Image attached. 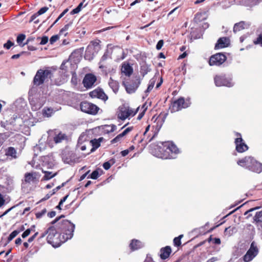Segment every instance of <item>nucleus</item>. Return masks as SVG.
<instances>
[{"label": "nucleus", "instance_id": "obj_25", "mask_svg": "<svg viewBox=\"0 0 262 262\" xmlns=\"http://www.w3.org/2000/svg\"><path fill=\"white\" fill-rule=\"evenodd\" d=\"M16 154V150L12 147H9L6 151V155L8 157H11L13 159L17 158Z\"/></svg>", "mask_w": 262, "mask_h": 262}, {"label": "nucleus", "instance_id": "obj_61", "mask_svg": "<svg viewBox=\"0 0 262 262\" xmlns=\"http://www.w3.org/2000/svg\"><path fill=\"white\" fill-rule=\"evenodd\" d=\"M128 153H129V150H128V149L123 150L121 152V155L123 157L126 156L127 155H128Z\"/></svg>", "mask_w": 262, "mask_h": 262}, {"label": "nucleus", "instance_id": "obj_57", "mask_svg": "<svg viewBox=\"0 0 262 262\" xmlns=\"http://www.w3.org/2000/svg\"><path fill=\"white\" fill-rule=\"evenodd\" d=\"M62 160H63V162L66 163L70 164L71 162H72V161L71 159H69L67 158H66L65 156L63 157Z\"/></svg>", "mask_w": 262, "mask_h": 262}, {"label": "nucleus", "instance_id": "obj_2", "mask_svg": "<svg viewBox=\"0 0 262 262\" xmlns=\"http://www.w3.org/2000/svg\"><path fill=\"white\" fill-rule=\"evenodd\" d=\"M151 153L159 158L171 159L176 158L180 150L173 142L167 141L158 144L152 149Z\"/></svg>", "mask_w": 262, "mask_h": 262}, {"label": "nucleus", "instance_id": "obj_4", "mask_svg": "<svg viewBox=\"0 0 262 262\" xmlns=\"http://www.w3.org/2000/svg\"><path fill=\"white\" fill-rule=\"evenodd\" d=\"M214 83L217 86H225L232 87L234 85L232 76L229 74H221L216 75L214 78Z\"/></svg>", "mask_w": 262, "mask_h": 262}, {"label": "nucleus", "instance_id": "obj_52", "mask_svg": "<svg viewBox=\"0 0 262 262\" xmlns=\"http://www.w3.org/2000/svg\"><path fill=\"white\" fill-rule=\"evenodd\" d=\"M48 41V37L47 36H43L41 38V41L40 44L41 45H44L46 44Z\"/></svg>", "mask_w": 262, "mask_h": 262}, {"label": "nucleus", "instance_id": "obj_5", "mask_svg": "<svg viewBox=\"0 0 262 262\" xmlns=\"http://www.w3.org/2000/svg\"><path fill=\"white\" fill-rule=\"evenodd\" d=\"M52 74L51 70L49 69H39L38 70L33 79V84L36 86H39L43 84L48 78H51Z\"/></svg>", "mask_w": 262, "mask_h": 262}, {"label": "nucleus", "instance_id": "obj_60", "mask_svg": "<svg viewBox=\"0 0 262 262\" xmlns=\"http://www.w3.org/2000/svg\"><path fill=\"white\" fill-rule=\"evenodd\" d=\"M213 243L215 244H220L221 240L219 238H214L213 239Z\"/></svg>", "mask_w": 262, "mask_h": 262}, {"label": "nucleus", "instance_id": "obj_29", "mask_svg": "<svg viewBox=\"0 0 262 262\" xmlns=\"http://www.w3.org/2000/svg\"><path fill=\"white\" fill-rule=\"evenodd\" d=\"M89 144H91L93 147L91 149L90 152H89L88 154L94 151L100 145V142L96 139L91 140Z\"/></svg>", "mask_w": 262, "mask_h": 262}, {"label": "nucleus", "instance_id": "obj_23", "mask_svg": "<svg viewBox=\"0 0 262 262\" xmlns=\"http://www.w3.org/2000/svg\"><path fill=\"white\" fill-rule=\"evenodd\" d=\"M121 71L123 73L128 76H129L133 73V69L128 64H123Z\"/></svg>", "mask_w": 262, "mask_h": 262}, {"label": "nucleus", "instance_id": "obj_48", "mask_svg": "<svg viewBox=\"0 0 262 262\" xmlns=\"http://www.w3.org/2000/svg\"><path fill=\"white\" fill-rule=\"evenodd\" d=\"M59 36L58 35H55L52 36L50 39V42L51 44H53L56 42L59 39Z\"/></svg>", "mask_w": 262, "mask_h": 262}, {"label": "nucleus", "instance_id": "obj_13", "mask_svg": "<svg viewBox=\"0 0 262 262\" xmlns=\"http://www.w3.org/2000/svg\"><path fill=\"white\" fill-rule=\"evenodd\" d=\"M90 96L92 98H97L102 100L106 101L108 97L101 89H96L90 93Z\"/></svg>", "mask_w": 262, "mask_h": 262}, {"label": "nucleus", "instance_id": "obj_64", "mask_svg": "<svg viewBox=\"0 0 262 262\" xmlns=\"http://www.w3.org/2000/svg\"><path fill=\"white\" fill-rule=\"evenodd\" d=\"M143 262H155L153 259L149 256H147Z\"/></svg>", "mask_w": 262, "mask_h": 262}, {"label": "nucleus", "instance_id": "obj_18", "mask_svg": "<svg viewBox=\"0 0 262 262\" xmlns=\"http://www.w3.org/2000/svg\"><path fill=\"white\" fill-rule=\"evenodd\" d=\"M37 174L35 172H29L25 174V181L27 183H33L36 181Z\"/></svg>", "mask_w": 262, "mask_h": 262}, {"label": "nucleus", "instance_id": "obj_43", "mask_svg": "<svg viewBox=\"0 0 262 262\" xmlns=\"http://www.w3.org/2000/svg\"><path fill=\"white\" fill-rule=\"evenodd\" d=\"M68 9H65L59 15V16L57 17V18L55 20V21L54 22V23L52 24V25L51 26V27L54 25L56 23H57L58 22V21L61 18H62L65 14L66 13H67L68 11Z\"/></svg>", "mask_w": 262, "mask_h": 262}, {"label": "nucleus", "instance_id": "obj_38", "mask_svg": "<svg viewBox=\"0 0 262 262\" xmlns=\"http://www.w3.org/2000/svg\"><path fill=\"white\" fill-rule=\"evenodd\" d=\"M105 130L107 133H112L115 131L117 129L116 125L114 124L107 125L105 126Z\"/></svg>", "mask_w": 262, "mask_h": 262}, {"label": "nucleus", "instance_id": "obj_31", "mask_svg": "<svg viewBox=\"0 0 262 262\" xmlns=\"http://www.w3.org/2000/svg\"><path fill=\"white\" fill-rule=\"evenodd\" d=\"M53 110L51 108H45L42 110V115L45 117H50L53 114Z\"/></svg>", "mask_w": 262, "mask_h": 262}, {"label": "nucleus", "instance_id": "obj_17", "mask_svg": "<svg viewBox=\"0 0 262 262\" xmlns=\"http://www.w3.org/2000/svg\"><path fill=\"white\" fill-rule=\"evenodd\" d=\"M133 129V127H129L126 128L122 133L120 134L118 136H117L115 138H114L112 141V143H115L118 142H120L122 138L125 136L127 133L130 132Z\"/></svg>", "mask_w": 262, "mask_h": 262}, {"label": "nucleus", "instance_id": "obj_6", "mask_svg": "<svg viewBox=\"0 0 262 262\" xmlns=\"http://www.w3.org/2000/svg\"><path fill=\"white\" fill-rule=\"evenodd\" d=\"M190 104L191 102L189 98L185 100L184 98L180 97L171 103L169 107V110L171 113H174L182 108L189 107Z\"/></svg>", "mask_w": 262, "mask_h": 262}, {"label": "nucleus", "instance_id": "obj_19", "mask_svg": "<svg viewBox=\"0 0 262 262\" xmlns=\"http://www.w3.org/2000/svg\"><path fill=\"white\" fill-rule=\"evenodd\" d=\"M171 252L170 247L166 246L160 250V257L163 259H165L168 258Z\"/></svg>", "mask_w": 262, "mask_h": 262}, {"label": "nucleus", "instance_id": "obj_39", "mask_svg": "<svg viewBox=\"0 0 262 262\" xmlns=\"http://www.w3.org/2000/svg\"><path fill=\"white\" fill-rule=\"evenodd\" d=\"M72 25V22H70V23L66 25L60 30L59 32V34H64V36H66L67 33H65L69 28L70 26H71Z\"/></svg>", "mask_w": 262, "mask_h": 262}, {"label": "nucleus", "instance_id": "obj_50", "mask_svg": "<svg viewBox=\"0 0 262 262\" xmlns=\"http://www.w3.org/2000/svg\"><path fill=\"white\" fill-rule=\"evenodd\" d=\"M13 45L14 43L9 40L4 45V47L7 49H9Z\"/></svg>", "mask_w": 262, "mask_h": 262}, {"label": "nucleus", "instance_id": "obj_12", "mask_svg": "<svg viewBox=\"0 0 262 262\" xmlns=\"http://www.w3.org/2000/svg\"><path fill=\"white\" fill-rule=\"evenodd\" d=\"M96 79V77L94 75L90 73L86 74L82 81L84 86L87 89L92 88Z\"/></svg>", "mask_w": 262, "mask_h": 262}, {"label": "nucleus", "instance_id": "obj_49", "mask_svg": "<svg viewBox=\"0 0 262 262\" xmlns=\"http://www.w3.org/2000/svg\"><path fill=\"white\" fill-rule=\"evenodd\" d=\"M48 9L49 8L48 7H44L39 9V10L37 13L39 15H40L46 13Z\"/></svg>", "mask_w": 262, "mask_h": 262}, {"label": "nucleus", "instance_id": "obj_55", "mask_svg": "<svg viewBox=\"0 0 262 262\" xmlns=\"http://www.w3.org/2000/svg\"><path fill=\"white\" fill-rule=\"evenodd\" d=\"M68 62V61H63L62 62L61 65L60 66V69H61L62 70L67 71V67L66 66V64Z\"/></svg>", "mask_w": 262, "mask_h": 262}, {"label": "nucleus", "instance_id": "obj_8", "mask_svg": "<svg viewBox=\"0 0 262 262\" xmlns=\"http://www.w3.org/2000/svg\"><path fill=\"white\" fill-rule=\"evenodd\" d=\"M258 253V249L256 243L253 241L251 243L249 249L243 257V260L246 262L251 261Z\"/></svg>", "mask_w": 262, "mask_h": 262}, {"label": "nucleus", "instance_id": "obj_51", "mask_svg": "<svg viewBox=\"0 0 262 262\" xmlns=\"http://www.w3.org/2000/svg\"><path fill=\"white\" fill-rule=\"evenodd\" d=\"M163 44H164V41L163 40H160L157 45H156V49L158 50H160L162 46H163Z\"/></svg>", "mask_w": 262, "mask_h": 262}, {"label": "nucleus", "instance_id": "obj_58", "mask_svg": "<svg viewBox=\"0 0 262 262\" xmlns=\"http://www.w3.org/2000/svg\"><path fill=\"white\" fill-rule=\"evenodd\" d=\"M38 16H39V15L37 14V13H34V14H33L31 17L30 22L34 21L36 18V17H38Z\"/></svg>", "mask_w": 262, "mask_h": 262}, {"label": "nucleus", "instance_id": "obj_41", "mask_svg": "<svg viewBox=\"0 0 262 262\" xmlns=\"http://www.w3.org/2000/svg\"><path fill=\"white\" fill-rule=\"evenodd\" d=\"M255 45H259L262 47V33H260L257 38L253 41Z\"/></svg>", "mask_w": 262, "mask_h": 262}, {"label": "nucleus", "instance_id": "obj_26", "mask_svg": "<svg viewBox=\"0 0 262 262\" xmlns=\"http://www.w3.org/2000/svg\"><path fill=\"white\" fill-rule=\"evenodd\" d=\"M86 136L84 135H81L79 137L78 140V146L80 148V149L84 151L86 149V145H82V142L85 140L86 139Z\"/></svg>", "mask_w": 262, "mask_h": 262}, {"label": "nucleus", "instance_id": "obj_15", "mask_svg": "<svg viewBox=\"0 0 262 262\" xmlns=\"http://www.w3.org/2000/svg\"><path fill=\"white\" fill-rule=\"evenodd\" d=\"M144 246V243L138 239H133L131 241L129 247L132 251L137 250Z\"/></svg>", "mask_w": 262, "mask_h": 262}, {"label": "nucleus", "instance_id": "obj_32", "mask_svg": "<svg viewBox=\"0 0 262 262\" xmlns=\"http://www.w3.org/2000/svg\"><path fill=\"white\" fill-rule=\"evenodd\" d=\"M156 80H157V78H156V77H153L149 80L148 86L147 87V89L145 91L146 93H148L151 91V90L153 89V88L155 85Z\"/></svg>", "mask_w": 262, "mask_h": 262}, {"label": "nucleus", "instance_id": "obj_20", "mask_svg": "<svg viewBox=\"0 0 262 262\" xmlns=\"http://www.w3.org/2000/svg\"><path fill=\"white\" fill-rule=\"evenodd\" d=\"M253 220V223H255L257 227L262 228V211L256 212Z\"/></svg>", "mask_w": 262, "mask_h": 262}, {"label": "nucleus", "instance_id": "obj_7", "mask_svg": "<svg viewBox=\"0 0 262 262\" xmlns=\"http://www.w3.org/2000/svg\"><path fill=\"white\" fill-rule=\"evenodd\" d=\"M138 109L134 111V110L128 106L122 105L118 108L117 112L118 118L121 120H124L129 117H133L137 113Z\"/></svg>", "mask_w": 262, "mask_h": 262}, {"label": "nucleus", "instance_id": "obj_36", "mask_svg": "<svg viewBox=\"0 0 262 262\" xmlns=\"http://www.w3.org/2000/svg\"><path fill=\"white\" fill-rule=\"evenodd\" d=\"M115 160L113 159L110 160V161L105 162L103 164V167L105 170H108L110 168L111 165L115 163Z\"/></svg>", "mask_w": 262, "mask_h": 262}, {"label": "nucleus", "instance_id": "obj_62", "mask_svg": "<svg viewBox=\"0 0 262 262\" xmlns=\"http://www.w3.org/2000/svg\"><path fill=\"white\" fill-rule=\"evenodd\" d=\"M218 260L217 258L216 257H212L211 258L207 260V262H214Z\"/></svg>", "mask_w": 262, "mask_h": 262}, {"label": "nucleus", "instance_id": "obj_24", "mask_svg": "<svg viewBox=\"0 0 262 262\" xmlns=\"http://www.w3.org/2000/svg\"><path fill=\"white\" fill-rule=\"evenodd\" d=\"M246 27V24L244 21H241L234 25L233 27V31L234 33H236L244 29Z\"/></svg>", "mask_w": 262, "mask_h": 262}, {"label": "nucleus", "instance_id": "obj_59", "mask_svg": "<svg viewBox=\"0 0 262 262\" xmlns=\"http://www.w3.org/2000/svg\"><path fill=\"white\" fill-rule=\"evenodd\" d=\"M55 215H56V212L54 211H52L48 213V216L51 218L54 217L55 216Z\"/></svg>", "mask_w": 262, "mask_h": 262}, {"label": "nucleus", "instance_id": "obj_53", "mask_svg": "<svg viewBox=\"0 0 262 262\" xmlns=\"http://www.w3.org/2000/svg\"><path fill=\"white\" fill-rule=\"evenodd\" d=\"M81 9H80V8L77 7L76 8L74 9L73 10L71 11L70 14L71 15H73L75 14L78 13L81 11Z\"/></svg>", "mask_w": 262, "mask_h": 262}, {"label": "nucleus", "instance_id": "obj_42", "mask_svg": "<svg viewBox=\"0 0 262 262\" xmlns=\"http://www.w3.org/2000/svg\"><path fill=\"white\" fill-rule=\"evenodd\" d=\"M99 177V172L98 170H95L92 172L90 176L88 177V178H91L92 179H97Z\"/></svg>", "mask_w": 262, "mask_h": 262}, {"label": "nucleus", "instance_id": "obj_46", "mask_svg": "<svg viewBox=\"0 0 262 262\" xmlns=\"http://www.w3.org/2000/svg\"><path fill=\"white\" fill-rule=\"evenodd\" d=\"M257 208H258L257 207L251 208V209H249V210L246 211L244 213V215H247V218H249L252 215V214L251 213L252 212L256 210Z\"/></svg>", "mask_w": 262, "mask_h": 262}, {"label": "nucleus", "instance_id": "obj_10", "mask_svg": "<svg viewBox=\"0 0 262 262\" xmlns=\"http://www.w3.org/2000/svg\"><path fill=\"white\" fill-rule=\"evenodd\" d=\"M80 108L83 112L93 115L97 114L99 110V107L87 101L81 103Z\"/></svg>", "mask_w": 262, "mask_h": 262}, {"label": "nucleus", "instance_id": "obj_16", "mask_svg": "<svg viewBox=\"0 0 262 262\" xmlns=\"http://www.w3.org/2000/svg\"><path fill=\"white\" fill-rule=\"evenodd\" d=\"M230 43V40L227 37H221L215 44V49H219L227 47Z\"/></svg>", "mask_w": 262, "mask_h": 262}, {"label": "nucleus", "instance_id": "obj_54", "mask_svg": "<svg viewBox=\"0 0 262 262\" xmlns=\"http://www.w3.org/2000/svg\"><path fill=\"white\" fill-rule=\"evenodd\" d=\"M5 203V200L4 199V196L0 193V208L3 206Z\"/></svg>", "mask_w": 262, "mask_h": 262}, {"label": "nucleus", "instance_id": "obj_44", "mask_svg": "<svg viewBox=\"0 0 262 262\" xmlns=\"http://www.w3.org/2000/svg\"><path fill=\"white\" fill-rule=\"evenodd\" d=\"M26 35L24 34H20L17 37L16 41L18 44H20L25 39Z\"/></svg>", "mask_w": 262, "mask_h": 262}, {"label": "nucleus", "instance_id": "obj_21", "mask_svg": "<svg viewBox=\"0 0 262 262\" xmlns=\"http://www.w3.org/2000/svg\"><path fill=\"white\" fill-rule=\"evenodd\" d=\"M67 140V135L61 132H59L56 134L54 137V141L55 143L58 144L62 142L63 141Z\"/></svg>", "mask_w": 262, "mask_h": 262}, {"label": "nucleus", "instance_id": "obj_45", "mask_svg": "<svg viewBox=\"0 0 262 262\" xmlns=\"http://www.w3.org/2000/svg\"><path fill=\"white\" fill-rule=\"evenodd\" d=\"M19 232L17 230L13 231L11 234L9 235L8 239V241L10 242L18 234Z\"/></svg>", "mask_w": 262, "mask_h": 262}, {"label": "nucleus", "instance_id": "obj_14", "mask_svg": "<svg viewBox=\"0 0 262 262\" xmlns=\"http://www.w3.org/2000/svg\"><path fill=\"white\" fill-rule=\"evenodd\" d=\"M260 3L259 0H241L236 2L237 5L252 8Z\"/></svg>", "mask_w": 262, "mask_h": 262}, {"label": "nucleus", "instance_id": "obj_28", "mask_svg": "<svg viewBox=\"0 0 262 262\" xmlns=\"http://www.w3.org/2000/svg\"><path fill=\"white\" fill-rule=\"evenodd\" d=\"M150 71L151 68L150 67V66L147 64H144L141 67L140 72L143 76H144L148 73L150 72Z\"/></svg>", "mask_w": 262, "mask_h": 262}, {"label": "nucleus", "instance_id": "obj_11", "mask_svg": "<svg viewBox=\"0 0 262 262\" xmlns=\"http://www.w3.org/2000/svg\"><path fill=\"white\" fill-rule=\"evenodd\" d=\"M226 60V56L222 53H217L210 57L209 64L211 66H219L223 63Z\"/></svg>", "mask_w": 262, "mask_h": 262}, {"label": "nucleus", "instance_id": "obj_33", "mask_svg": "<svg viewBox=\"0 0 262 262\" xmlns=\"http://www.w3.org/2000/svg\"><path fill=\"white\" fill-rule=\"evenodd\" d=\"M140 82H138V84L136 85H132L131 84L127 85L126 86V90L128 93H132L135 92V91L137 90V89L138 87V85L139 84Z\"/></svg>", "mask_w": 262, "mask_h": 262}, {"label": "nucleus", "instance_id": "obj_35", "mask_svg": "<svg viewBox=\"0 0 262 262\" xmlns=\"http://www.w3.org/2000/svg\"><path fill=\"white\" fill-rule=\"evenodd\" d=\"M45 176L43 178L44 180H49L56 176V173H52V172L43 171Z\"/></svg>", "mask_w": 262, "mask_h": 262}, {"label": "nucleus", "instance_id": "obj_37", "mask_svg": "<svg viewBox=\"0 0 262 262\" xmlns=\"http://www.w3.org/2000/svg\"><path fill=\"white\" fill-rule=\"evenodd\" d=\"M183 235H180L179 236L175 237L173 239V244L176 247H179L181 244V238L183 237Z\"/></svg>", "mask_w": 262, "mask_h": 262}, {"label": "nucleus", "instance_id": "obj_3", "mask_svg": "<svg viewBox=\"0 0 262 262\" xmlns=\"http://www.w3.org/2000/svg\"><path fill=\"white\" fill-rule=\"evenodd\" d=\"M237 163L238 165L257 173L262 171V164L251 156L245 157L239 160Z\"/></svg>", "mask_w": 262, "mask_h": 262}, {"label": "nucleus", "instance_id": "obj_34", "mask_svg": "<svg viewBox=\"0 0 262 262\" xmlns=\"http://www.w3.org/2000/svg\"><path fill=\"white\" fill-rule=\"evenodd\" d=\"M236 229L235 227H229L228 228H226L225 229V233L226 235L228 236H231L233 233L236 232Z\"/></svg>", "mask_w": 262, "mask_h": 262}, {"label": "nucleus", "instance_id": "obj_40", "mask_svg": "<svg viewBox=\"0 0 262 262\" xmlns=\"http://www.w3.org/2000/svg\"><path fill=\"white\" fill-rule=\"evenodd\" d=\"M35 228V226L33 225L31 226V228L27 229L25 232H23V233L21 235V236L23 238H26L27 236H28L31 232V231L33 230V229Z\"/></svg>", "mask_w": 262, "mask_h": 262}, {"label": "nucleus", "instance_id": "obj_9", "mask_svg": "<svg viewBox=\"0 0 262 262\" xmlns=\"http://www.w3.org/2000/svg\"><path fill=\"white\" fill-rule=\"evenodd\" d=\"M235 135L236 137L234 141L236 145V150L241 153L247 151L248 149V147L242 139L241 134L236 132Z\"/></svg>", "mask_w": 262, "mask_h": 262}, {"label": "nucleus", "instance_id": "obj_63", "mask_svg": "<svg viewBox=\"0 0 262 262\" xmlns=\"http://www.w3.org/2000/svg\"><path fill=\"white\" fill-rule=\"evenodd\" d=\"M49 233V228L48 229V230L47 231H46L44 233H43L41 235L40 238H43L47 234L48 235Z\"/></svg>", "mask_w": 262, "mask_h": 262}, {"label": "nucleus", "instance_id": "obj_1", "mask_svg": "<svg viewBox=\"0 0 262 262\" xmlns=\"http://www.w3.org/2000/svg\"><path fill=\"white\" fill-rule=\"evenodd\" d=\"M57 227V229L54 226L49 227V233L47 237L48 243L54 247H59L61 244L73 237L75 225L66 220L59 222Z\"/></svg>", "mask_w": 262, "mask_h": 262}, {"label": "nucleus", "instance_id": "obj_56", "mask_svg": "<svg viewBox=\"0 0 262 262\" xmlns=\"http://www.w3.org/2000/svg\"><path fill=\"white\" fill-rule=\"evenodd\" d=\"M54 194V192H49L42 199V200H47L49 199L52 195Z\"/></svg>", "mask_w": 262, "mask_h": 262}, {"label": "nucleus", "instance_id": "obj_22", "mask_svg": "<svg viewBox=\"0 0 262 262\" xmlns=\"http://www.w3.org/2000/svg\"><path fill=\"white\" fill-rule=\"evenodd\" d=\"M110 87L112 89L115 93H117L119 90V83L116 80H113L111 77L110 78L108 81Z\"/></svg>", "mask_w": 262, "mask_h": 262}, {"label": "nucleus", "instance_id": "obj_47", "mask_svg": "<svg viewBox=\"0 0 262 262\" xmlns=\"http://www.w3.org/2000/svg\"><path fill=\"white\" fill-rule=\"evenodd\" d=\"M47 211L46 209H42L41 211L36 213V216L37 219L41 217L46 213Z\"/></svg>", "mask_w": 262, "mask_h": 262}, {"label": "nucleus", "instance_id": "obj_30", "mask_svg": "<svg viewBox=\"0 0 262 262\" xmlns=\"http://www.w3.org/2000/svg\"><path fill=\"white\" fill-rule=\"evenodd\" d=\"M99 40H96L91 42V44L89 45L87 48V50L94 48L95 50H99L100 49V43Z\"/></svg>", "mask_w": 262, "mask_h": 262}, {"label": "nucleus", "instance_id": "obj_27", "mask_svg": "<svg viewBox=\"0 0 262 262\" xmlns=\"http://www.w3.org/2000/svg\"><path fill=\"white\" fill-rule=\"evenodd\" d=\"M206 18L205 12L198 13L195 14L194 20L196 23H199Z\"/></svg>", "mask_w": 262, "mask_h": 262}]
</instances>
